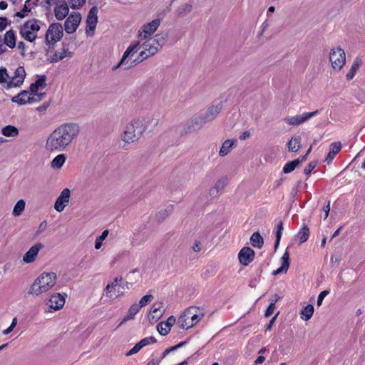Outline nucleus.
<instances>
[{
    "label": "nucleus",
    "mask_w": 365,
    "mask_h": 365,
    "mask_svg": "<svg viewBox=\"0 0 365 365\" xmlns=\"http://www.w3.org/2000/svg\"><path fill=\"white\" fill-rule=\"evenodd\" d=\"M79 133L80 127L76 123L60 125L48 136L45 144L46 150L53 153L66 150Z\"/></svg>",
    "instance_id": "f257e3e1"
},
{
    "label": "nucleus",
    "mask_w": 365,
    "mask_h": 365,
    "mask_svg": "<svg viewBox=\"0 0 365 365\" xmlns=\"http://www.w3.org/2000/svg\"><path fill=\"white\" fill-rule=\"evenodd\" d=\"M154 40L150 38L140 46L139 41L131 43L124 52L119 63L113 67L115 70L120 66L124 70L130 69L157 53L159 49L155 46Z\"/></svg>",
    "instance_id": "f03ea898"
},
{
    "label": "nucleus",
    "mask_w": 365,
    "mask_h": 365,
    "mask_svg": "<svg viewBox=\"0 0 365 365\" xmlns=\"http://www.w3.org/2000/svg\"><path fill=\"white\" fill-rule=\"evenodd\" d=\"M146 130L145 120L140 118L133 119L124 127L120 138L126 144L137 142Z\"/></svg>",
    "instance_id": "7ed1b4c3"
},
{
    "label": "nucleus",
    "mask_w": 365,
    "mask_h": 365,
    "mask_svg": "<svg viewBox=\"0 0 365 365\" xmlns=\"http://www.w3.org/2000/svg\"><path fill=\"white\" fill-rule=\"evenodd\" d=\"M57 276L55 272H43L31 285L29 294L38 296L51 289L56 283Z\"/></svg>",
    "instance_id": "20e7f679"
},
{
    "label": "nucleus",
    "mask_w": 365,
    "mask_h": 365,
    "mask_svg": "<svg viewBox=\"0 0 365 365\" xmlns=\"http://www.w3.org/2000/svg\"><path fill=\"white\" fill-rule=\"evenodd\" d=\"M40 28L39 21L37 19H29L21 26L20 34L25 40L33 42L37 38V32Z\"/></svg>",
    "instance_id": "39448f33"
},
{
    "label": "nucleus",
    "mask_w": 365,
    "mask_h": 365,
    "mask_svg": "<svg viewBox=\"0 0 365 365\" xmlns=\"http://www.w3.org/2000/svg\"><path fill=\"white\" fill-rule=\"evenodd\" d=\"M63 36V29L59 23H52L49 25L45 35V41L48 46H54Z\"/></svg>",
    "instance_id": "423d86ee"
},
{
    "label": "nucleus",
    "mask_w": 365,
    "mask_h": 365,
    "mask_svg": "<svg viewBox=\"0 0 365 365\" xmlns=\"http://www.w3.org/2000/svg\"><path fill=\"white\" fill-rule=\"evenodd\" d=\"M329 61L334 70L340 71L346 61V54L340 47L333 48L329 53Z\"/></svg>",
    "instance_id": "0eeeda50"
},
{
    "label": "nucleus",
    "mask_w": 365,
    "mask_h": 365,
    "mask_svg": "<svg viewBox=\"0 0 365 365\" xmlns=\"http://www.w3.org/2000/svg\"><path fill=\"white\" fill-rule=\"evenodd\" d=\"M205 124L201 116L195 115L182 125L181 135L193 133L200 130Z\"/></svg>",
    "instance_id": "6e6552de"
},
{
    "label": "nucleus",
    "mask_w": 365,
    "mask_h": 365,
    "mask_svg": "<svg viewBox=\"0 0 365 365\" xmlns=\"http://www.w3.org/2000/svg\"><path fill=\"white\" fill-rule=\"evenodd\" d=\"M318 113L319 110H317L313 112L304 113L301 115H297L295 116H287L284 118V121L287 125L297 126L307 121L311 118L315 116Z\"/></svg>",
    "instance_id": "1a4fd4ad"
},
{
    "label": "nucleus",
    "mask_w": 365,
    "mask_h": 365,
    "mask_svg": "<svg viewBox=\"0 0 365 365\" xmlns=\"http://www.w3.org/2000/svg\"><path fill=\"white\" fill-rule=\"evenodd\" d=\"M81 21V15L79 12H74L68 16L64 22L65 31L71 34L78 29Z\"/></svg>",
    "instance_id": "9d476101"
},
{
    "label": "nucleus",
    "mask_w": 365,
    "mask_h": 365,
    "mask_svg": "<svg viewBox=\"0 0 365 365\" xmlns=\"http://www.w3.org/2000/svg\"><path fill=\"white\" fill-rule=\"evenodd\" d=\"M160 20L154 19L151 22L144 24L138 31V37L146 39L153 34L160 26Z\"/></svg>",
    "instance_id": "9b49d317"
},
{
    "label": "nucleus",
    "mask_w": 365,
    "mask_h": 365,
    "mask_svg": "<svg viewBox=\"0 0 365 365\" xmlns=\"http://www.w3.org/2000/svg\"><path fill=\"white\" fill-rule=\"evenodd\" d=\"M123 281V277H115L113 282L108 283L106 288L104 289V292L109 299L113 300L123 294V292H120L118 290V294L114 293V290H115L116 287L118 285L119 282Z\"/></svg>",
    "instance_id": "f8f14e48"
},
{
    "label": "nucleus",
    "mask_w": 365,
    "mask_h": 365,
    "mask_svg": "<svg viewBox=\"0 0 365 365\" xmlns=\"http://www.w3.org/2000/svg\"><path fill=\"white\" fill-rule=\"evenodd\" d=\"M222 102H220L217 105H212L209 107L205 113L200 114V115L201 116L204 123L206 124L212 121L220 113L222 109Z\"/></svg>",
    "instance_id": "ddd939ff"
},
{
    "label": "nucleus",
    "mask_w": 365,
    "mask_h": 365,
    "mask_svg": "<svg viewBox=\"0 0 365 365\" xmlns=\"http://www.w3.org/2000/svg\"><path fill=\"white\" fill-rule=\"evenodd\" d=\"M70 197V190L68 188L63 189L55 202V210L58 212H62L66 206L69 203Z\"/></svg>",
    "instance_id": "4468645a"
},
{
    "label": "nucleus",
    "mask_w": 365,
    "mask_h": 365,
    "mask_svg": "<svg viewBox=\"0 0 365 365\" xmlns=\"http://www.w3.org/2000/svg\"><path fill=\"white\" fill-rule=\"evenodd\" d=\"M255 251L249 247H244L238 253V259L244 266L248 265L255 258Z\"/></svg>",
    "instance_id": "2eb2a0df"
},
{
    "label": "nucleus",
    "mask_w": 365,
    "mask_h": 365,
    "mask_svg": "<svg viewBox=\"0 0 365 365\" xmlns=\"http://www.w3.org/2000/svg\"><path fill=\"white\" fill-rule=\"evenodd\" d=\"M44 245L40 242L33 245L23 256V261L25 263L30 264L35 261L36 256Z\"/></svg>",
    "instance_id": "dca6fc26"
},
{
    "label": "nucleus",
    "mask_w": 365,
    "mask_h": 365,
    "mask_svg": "<svg viewBox=\"0 0 365 365\" xmlns=\"http://www.w3.org/2000/svg\"><path fill=\"white\" fill-rule=\"evenodd\" d=\"M46 304L50 309L55 311L59 310L63 308L65 304V298L59 293H56L51 296Z\"/></svg>",
    "instance_id": "f3484780"
},
{
    "label": "nucleus",
    "mask_w": 365,
    "mask_h": 365,
    "mask_svg": "<svg viewBox=\"0 0 365 365\" xmlns=\"http://www.w3.org/2000/svg\"><path fill=\"white\" fill-rule=\"evenodd\" d=\"M174 316H170L165 322H161L157 325V330L162 336H166L170 331L172 326L175 323Z\"/></svg>",
    "instance_id": "a211bd4d"
},
{
    "label": "nucleus",
    "mask_w": 365,
    "mask_h": 365,
    "mask_svg": "<svg viewBox=\"0 0 365 365\" xmlns=\"http://www.w3.org/2000/svg\"><path fill=\"white\" fill-rule=\"evenodd\" d=\"M62 46L63 48L61 51H56L53 55L48 59L50 63H56L63 60L66 56H71V53L66 45L63 43Z\"/></svg>",
    "instance_id": "6ab92c4d"
},
{
    "label": "nucleus",
    "mask_w": 365,
    "mask_h": 365,
    "mask_svg": "<svg viewBox=\"0 0 365 365\" xmlns=\"http://www.w3.org/2000/svg\"><path fill=\"white\" fill-rule=\"evenodd\" d=\"M97 13L98 9L96 6L92 7L89 11L86 19V24L90 31H94L96 27L98 22Z\"/></svg>",
    "instance_id": "aec40b11"
},
{
    "label": "nucleus",
    "mask_w": 365,
    "mask_h": 365,
    "mask_svg": "<svg viewBox=\"0 0 365 365\" xmlns=\"http://www.w3.org/2000/svg\"><path fill=\"white\" fill-rule=\"evenodd\" d=\"M199 309L197 307H190L185 310V317H188L190 321V324L195 325L200 320H201L204 314H198L197 310Z\"/></svg>",
    "instance_id": "412c9836"
},
{
    "label": "nucleus",
    "mask_w": 365,
    "mask_h": 365,
    "mask_svg": "<svg viewBox=\"0 0 365 365\" xmlns=\"http://www.w3.org/2000/svg\"><path fill=\"white\" fill-rule=\"evenodd\" d=\"M289 267V253L285 251L281 258V266L272 273L273 275H277L282 273H286Z\"/></svg>",
    "instance_id": "4be33fe9"
},
{
    "label": "nucleus",
    "mask_w": 365,
    "mask_h": 365,
    "mask_svg": "<svg viewBox=\"0 0 365 365\" xmlns=\"http://www.w3.org/2000/svg\"><path fill=\"white\" fill-rule=\"evenodd\" d=\"M69 13V8L66 2L63 0L62 4L54 9V15L56 19H64Z\"/></svg>",
    "instance_id": "5701e85b"
},
{
    "label": "nucleus",
    "mask_w": 365,
    "mask_h": 365,
    "mask_svg": "<svg viewBox=\"0 0 365 365\" xmlns=\"http://www.w3.org/2000/svg\"><path fill=\"white\" fill-rule=\"evenodd\" d=\"M163 307V302L155 303L153 304L150 314L148 315L149 320H154L156 322L163 314V312L160 309Z\"/></svg>",
    "instance_id": "b1692460"
},
{
    "label": "nucleus",
    "mask_w": 365,
    "mask_h": 365,
    "mask_svg": "<svg viewBox=\"0 0 365 365\" xmlns=\"http://www.w3.org/2000/svg\"><path fill=\"white\" fill-rule=\"evenodd\" d=\"M237 143L236 139H227L222 145L219 155L220 157H225L228 155L233 148V146Z\"/></svg>",
    "instance_id": "393cba45"
},
{
    "label": "nucleus",
    "mask_w": 365,
    "mask_h": 365,
    "mask_svg": "<svg viewBox=\"0 0 365 365\" xmlns=\"http://www.w3.org/2000/svg\"><path fill=\"white\" fill-rule=\"evenodd\" d=\"M341 148V144L340 142H334L330 145V150L327 155L325 161L327 164H330L335 155L339 153Z\"/></svg>",
    "instance_id": "a878e982"
},
{
    "label": "nucleus",
    "mask_w": 365,
    "mask_h": 365,
    "mask_svg": "<svg viewBox=\"0 0 365 365\" xmlns=\"http://www.w3.org/2000/svg\"><path fill=\"white\" fill-rule=\"evenodd\" d=\"M28 98H29V92L27 91H23L18 95L14 96L11 98V101L13 103H16L19 105H24L29 101Z\"/></svg>",
    "instance_id": "bb28decb"
},
{
    "label": "nucleus",
    "mask_w": 365,
    "mask_h": 365,
    "mask_svg": "<svg viewBox=\"0 0 365 365\" xmlns=\"http://www.w3.org/2000/svg\"><path fill=\"white\" fill-rule=\"evenodd\" d=\"M288 150L291 152H297L301 148V138L292 136L287 143Z\"/></svg>",
    "instance_id": "cd10ccee"
},
{
    "label": "nucleus",
    "mask_w": 365,
    "mask_h": 365,
    "mask_svg": "<svg viewBox=\"0 0 365 365\" xmlns=\"http://www.w3.org/2000/svg\"><path fill=\"white\" fill-rule=\"evenodd\" d=\"M141 307L138 304H132L128 309V312L126 316L123 318V321L120 324L121 325L123 323L131 320L134 318V317L137 314Z\"/></svg>",
    "instance_id": "c85d7f7f"
},
{
    "label": "nucleus",
    "mask_w": 365,
    "mask_h": 365,
    "mask_svg": "<svg viewBox=\"0 0 365 365\" xmlns=\"http://www.w3.org/2000/svg\"><path fill=\"white\" fill-rule=\"evenodd\" d=\"M66 160V155L60 153L52 160V161L51 162V167L53 169H60L65 163Z\"/></svg>",
    "instance_id": "c756f323"
},
{
    "label": "nucleus",
    "mask_w": 365,
    "mask_h": 365,
    "mask_svg": "<svg viewBox=\"0 0 365 365\" xmlns=\"http://www.w3.org/2000/svg\"><path fill=\"white\" fill-rule=\"evenodd\" d=\"M46 77L45 75L40 76L34 83H31L30 86V91L32 93H36L38 91L40 87H46Z\"/></svg>",
    "instance_id": "7c9ffc66"
},
{
    "label": "nucleus",
    "mask_w": 365,
    "mask_h": 365,
    "mask_svg": "<svg viewBox=\"0 0 365 365\" xmlns=\"http://www.w3.org/2000/svg\"><path fill=\"white\" fill-rule=\"evenodd\" d=\"M4 43L11 48L16 46V37L13 30H9L4 35Z\"/></svg>",
    "instance_id": "2f4dec72"
},
{
    "label": "nucleus",
    "mask_w": 365,
    "mask_h": 365,
    "mask_svg": "<svg viewBox=\"0 0 365 365\" xmlns=\"http://www.w3.org/2000/svg\"><path fill=\"white\" fill-rule=\"evenodd\" d=\"M250 242L254 247L261 248L264 245V240L260 234L256 232L252 235Z\"/></svg>",
    "instance_id": "473e14b6"
},
{
    "label": "nucleus",
    "mask_w": 365,
    "mask_h": 365,
    "mask_svg": "<svg viewBox=\"0 0 365 365\" xmlns=\"http://www.w3.org/2000/svg\"><path fill=\"white\" fill-rule=\"evenodd\" d=\"M314 314V307L312 304H307L300 312L301 319L304 321L309 320Z\"/></svg>",
    "instance_id": "72a5a7b5"
},
{
    "label": "nucleus",
    "mask_w": 365,
    "mask_h": 365,
    "mask_svg": "<svg viewBox=\"0 0 365 365\" xmlns=\"http://www.w3.org/2000/svg\"><path fill=\"white\" fill-rule=\"evenodd\" d=\"M1 133L6 137H16L19 135V130L14 125H6L1 129Z\"/></svg>",
    "instance_id": "f704fd0d"
},
{
    "label": "nucleus",
    "mask_w": 365,
    "mask_h": 365,
    "mask_svg": "<svg viewBox=\"0 0 365 365\" xmlns=\"http://www.w3.org/2000/svg\"><path fill=\"white\" fill-rule=\"evenodd\" d=\"M192 6L191 4H187V3L184 4L178 8V9L176 11L177 15L179 17H183L185 15H187V14L190 13L192 11Z\"/></svg>",
    "instance_id": "c9c22d12"
},
{
    "label": "nucleus",
    "mask_w": 365,
    "mask_h": 365,
    "mask_svg": "<svg viewBox=\"0 0 365 365\" xmlns=\"http://www.w3.org/2000/svg\"><path fill=\"white\" fill-rule=\"evenodd\" d=\"M178 324L181 329H187L193 327V324H190V319L185 317V312L180 317L178 321Z\"/></svg>",
    "instance_id": "e433bc0d"
},
{
    "label": "nucleus",
    "mask_w": 365,
    "mask_h": 365,
    "mask_svg": "<svg viewBox=\"0 0 365 365\" xmlns=\"http://www.w3.org/2000/svg\"><path fill=\"white\" fill-rule=\"evenodd\" d=\"M361 63V60L359 58H356L355 61H354L349 71L346 74V78L347 80H351L354 76H355V73L356 71L359 69Z\"/></svg>",
    "instance_id": "4c0bfd02"
},
{
    "label": "nucleus",
    "mask_w": 365,
    "mask_h": 365,
    "mask_svg": "<svg viewBox=\"0 0 365 365\" xmlns=\"http://www.w3.org/2000/svg\"><path fill=\"white\" fill-rule=\"evenodd\" d=\"M300 164L299 159H295L293 161L288 162L283 168V172L286 174L293 171Z\"/></svg>",
    "instance_id": "58836bf2"
},
{
    "label": "nucleus",
    "mask_w": 365,
    "mask_h": 365,
    "mask_svg": "<svg viewBox=\"0 0 365 365\" xmlns=\"http://www.w3.org/2000/svg\"><path fill=\"white\" fill-rule=\"evenodd\" d=\"M25 208V202L24 200H19L14 207L13 215L14 216H19Z\"/></svg>",
    "instance_id": "ea45409f"
},
{
    "label": "nucleus",
    "mask_w": 365,
    "mask_h": 365,
    "mask_svg": "<svg viewBox=\"0 0 365 365\" xmlns=\"http://www.w3.org/2000/svg\"><path fill=\"white\" fill-rule=\"evenodd\" d=\"M309 235V229L307 225H304L298 233V237L300 240V243L306 242Z\"/></svg>",
    "instance_id": "a19ab883"
},
{
    "label": "nucleus",
    "mask_w": 365,
    "mask_h": 365,
    "mask_svg": "<svg viewBox=\"0 0 365 365\" xmlns=\"http://www.w3.org/2000/svg\"><path fill=\"white\" fill-rule=\"evenodd\" d=\"M172 208V206H170L165 209L160 210L156 215L157 220L160 222L165 220L171 212Z\"/></svg>",
    "instance_id": "79ce46f5"
},
{
    "label": "nucleus",
    "mask_w": 365,
    "mask_h": 365,
    "mask_svg": "<svg viewBox=\"0 0 365 365\" xmlns=\"http://www.w3.org/2000/svg\"><path fill=\"white\" fill-rule=\"evenodd\" d=\"M108 234H109L108 230H105L103 231V232L101 233V235L100 236L96 237V241H95V248L96 250H98L101 247L102 242L104 240H106V238L108 237Z\"/></svg>",
    "instance_id": "37998d69"
},
{
    "label": "nucleus",
    "mask_w": 365,
    "mask_h": 365,
    "mask_svg": "<svg viewBox=\"0 0 365 365\" xmlns=\"http://www.w3.org/2000/svg\"><path fill=\"white\" fill-rule=\"evenodd\" d=\"M275 297H276V299H272L269 307H267V309L265 311V314H264L265 317H270L274 312V310L275 309V303L280 299V297L277 294H275Z\"/></svg>",
    "instance_id": "c03bdc74"
},
{
    "label": "nucleus",
    "mask_w": 365,
    "mask_h": 365,
    "mask_svg": "<svg viewBox=\"0 0 365 365\" xmlns=\"http://www.w3.org/2000/svg\"><path fill=\"white\" fill-rule=\"evenodd\" d=\"M282 230H283V222H282V221H279L277 225V232H276V241H275V244H274L275 250L277 249V247L279 245V242H280V240L282 237Z\"/></svg>",
    "instance_id": "a18cd8bd"
},
{
    "label": "nucleus",
    "mask_w": 365,
    "mask_h": 365,
    "mask_svg": "<svg viewBox=\"0 0 365 365\" xmlns=\"http://www.w3.org/2000/svg\"><path fill=\"white\" fill-rule=\"evenodd\" d=\"M150 40H154L155 46L159 49L166 42V36L163 35H156L154 38H150Z\"/></svg>",
    "instance_id": "49530a36"
},
{
    "label": "nucleus",
    "mask_w": 365,
    "mask_h": 365,
    "mask_svg": "<svg viewBox=\"0 0 365 365\" xmlns=\"http://www.w3.org/2000/svg\"><path fill=\"white\" fill-rule=\"evenodd\" d=\"M24 79H19L14 76L11 78L10 81L7 83L6 88L9 89L14 87H19L24 82Z\"/></svg>",
    "instance_id": "de8ad7c7"
},
{
    "label": "nucleus",
    "mask_w": 365,
    "mask_h": 365,
    "mask_svg": "<svg viewBox=\"0 0 365 365\" xmlns=\"http://www.w3.org/2000/svg\"><path fill=\"white\" fill-rule=\"evenodd\" d=\"M30 6H31V0H26L25 1L23 9L20 12H16L15 16H18L19 18H24V13L31 11V9L29 8Z\"/></svg>",
    "instance_id": "09e8293b"
},
{
    "label": "nucleus",
    "mask_w": 365,
    "mask_h": 365,
    "mask_svg": "<svg viewBox=\"0 0 365 365\" xmlns=\"http://www.w3.org/2000/svg\"><path fill=\"white\" fill-rule=\"evenodd\" d=\"M153 298L154 297L152 294H146L143 296L139 302V306L140 307L146 306L148 303L151 302Z\"/></svg>",
    "instance_id": "8fccbe9b"
},
{
    "label": "nucleus",
    "mask_w": 365,
    "mask_h": 365,
    "mask_svg": "<svg viewBox=\"0 0 365 365\" xmlns=\"http://www.w3.org/2000/svg\"><path fill=\"white\" fill-rule=\"evenodd\" d=\"M26 76V72L23 66H19L15 72L14 76L19 79H24Z\"/></svg>",
    "instance_id": "3c124183"
},
{
    "label": "nucleus",
    "mask_w": 365,
    "mask_h": 365,
    "mask_svg": "<svg viewBox=\"0 0 365 365\" xmlns=\"http://www.w3.org/2000/svg\"><path fill=\"white\" fill-rule=\"evenodd\" d=\"M156 341L157 340L155 337L149 336L141 339L139 342L142 344V346L144 347L150 344H155Z\"/></svg>",
    "instance_id": "603ef678"
},
{
    "label": "nucleus",
    "mask_w": 365,
    "mask_h": 365,
    "mask_svg": "<svg viewBox=\"0 0 365 365\" xmlns=\"http://www.w3.org/2000/svg\"><path fill=\"white\" fill-rule=\"evenodd\" d=\"M143 348L142 344L140 342L137 343L130 351H128L125 355L126 356H132L138 353Z\"/></svg>",
    "instance_id": "864d4df0"
},
{
    "label": "nucleus",
    "mask_w": 365,
    "mask_h": 365,
    "mask_svg": "<svg viewBox=\"0 0 365 365\" xmlns=\"http://www.w3.org/2000/svg\"><path fill=\"white\" fill-rule=\"evenodd\" d=\"M17 324V318L16 317H14L13 319H12V322H11V325L5 330H4L2 331V334L4 335H7L9 334L10 332H11L13 331V329H14V327L16 326Z\"/></svg>",
    "instance_id": "5fc2aeb1"
},
{
    "label": "nucleus",
    "mask_w": 365,
    "mask_h": 365,
    "mask_svg": "<svg viewBox=\"0 0 365 365\" xmlns=\"http://www.w3.org/2000/svg\"><path fill=\"white\" fill-rule=\"evenodd\" d=\"M317 166V162L312 161L310 162L308 165L304 168V173L307 175H309L312 171Z\"/></svg>",
    "instance_id": "6e6d98bb"
},
{
    "label": "nucleus",
    "mask_w": 365,
    "mask_h": 365,
    "mask_svg": "<svg viewBox=\"0 0 365 365\" xmlns=\"http://www.w3.org/2000/svg\"><path fill=\"white\" fill-rule=\"evenodd\" d=\"M8 77L7 71L5 68H0V83H5Z\"/></svg>",
    "instance_id": "4d7b16f0"
},
{
    "label": "nucleus",
    "mask_w": 365,
    "mask_h": 365,
    "mask_svg": "<svg viewBox=\"0 0 365 365\" xmlns=\"http://www.w3.org/2000/svg\"><path fill=\"white\" fill-rule=\"evenodd\" d=\"M46 227H47L46 221L42 222L39 225L38 228L35 234V236L37 237V236L40 235L41 233H43L46 230Z\"/></svg>",
    "instance_id": "13d9d810"
},
{
    "label": "nucleus",
    "mask_w": 365,
    "mask_h": 365,
    "mask_svg": "<svg viewBox=\"0 0 365 365\" xmlns=\"http://www.w3.org/2000/svg\"><path fill=\"white\" fill-rule=\"evenodd\" d=\"M328 294H329V291L328 290H324V291L320 292V294H319L318 298H317V306L318 307L322 305V302H323L324 297Z\"/></svg>",
    "instance_id": "bf43d9fd"
},
{
    "label": "nucleus",
    "mask_w": 365,
    "mask_h": 365,
    "mask_svg": "<svg viewBox=\"0 0 365 365\" xmlns=\"http://www.w3.org/2000/svg\"><path fill=\"white\" fill-rule=\"evenodd\" d=\"M71 7L73 9H76L82 6L85 3L86 0H71Z\"/></svg>",
    "instance_id": "052dcab7"
},
{
    "label": "nucleus",
    "mask_w": 365,
    "mask_h": 365,
    "mask_svg": "<svg viewBox=\"0 0 365 365\" xmlns=\"http://www.w3.org/2000/svg\"><path fill=\"white\" fill-rule=\"evenodd\" d=\"M225 180L223 179H220L216 182L214 187L217 190V192H218V191L222 190L225 187Z\"/></svg>",
    "instance_id": "680f3d73"
},
{
    "label": "nucleus",
    "mask_w": 365,
    "mask_h": 365,
    "mask_svg": "<svg viewBox=\"0 0 365 365\" xmlns=\"http://www.w3.org/2000/svg\"><path fill=\"white\" fill-rule=\"evenodd\" d=\"M8 24V19L6 17H0V31L6 29Z\"/></svg>",
    "instance_id": "e2e57ef3"
},
{
    "label": "nucleus",
    "mask_w": 365,
    "mask_h": 365,
    "mask_svg": "<svg viewBox=\"0 0 365 365\" xmlns=\"http://www.w3.org/2000/svg\"><path fill=\"white\" fill-rule=\"evenodd\" d=\"M201 248V243L199 241H196L192 247V250L195 252H200Z\"/></svg>",
    "instance_id": "0e129e2a"
},
{
    "label": "nucleus",
    "mask_w": 365,
    "mask_h": 365,
    "mask_svg": "<svg viewBox=\"0 0 365 365\" xmlns=\"http://www.w3.org/2000/svg\"><path fill=\"white\" fill-rule=\"evenodd\" d=\"M323 210L325 212V216L324 217V220H326L329 214L330 211V202L329 201L327 205L323 207Z\"/></svg>",
    "instance_id": "69168bd1"
},
{
    "label": "nucleus",
    "mask_w": 365,
    "mask_h": 365,
    "mask_svg": "<svg viewBox=\"0 0 365 365\" xmlns=\"http://www.w3.org/2000/svg\"><path fill=\"white\" fill-rule=\"evenodd\" d=\"M186 344V341H182V342H180L178 344L175 345V346H171L170 348L168 349V351L171 352V351H173L176 349H178V348H180L182 347V346H184L185 344Z\"/></svg>",
    "instance_id": "338daca9"
},
{
    "label": "nucleus",
    "mask_w": 365,
    "mask_h": 365,
    "mask_svg": "<svg viewBox=\"0 0 365 365\" xmlns=\"http://www.w3.org/2000/svg\"><path fill=\"white\" fill-rule=\"evenodd\" d=\"M250 132L249 130H246L242 133V134L240 136V140H245L250 138Z\"/></svg>",
    "instance_id": "774afa93"
}]
</instances>
